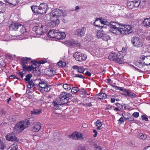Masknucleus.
Returning a JSON list of instances; mask_svg holds the SVG:
<instances>
[{"label":"nucleus","instance_id":"nucleus-33","mask_svg":"<svg viewBox=\"0 0 150 150\" xmlns=\"http://www.w3.org/2000/svg\"><path fill=\"white\" fill-rule=\"evenodd\" d=\"M134 7H138L140 6L141 2L140 0H135L134 1Z\"/></svg>","mask_w":150,"mask_h":150},{"label":"nucleus","instance_id":"nucleus-17","mask_svg":"<svg viewBox=\"0 0 150 150\" xmlns=\"http://www.w3.org/2000/svg\"><path fill=\"white\" fill-rule=\"evenodd\" d=\"M6 139L8 141H15L18 142V140L17 137L15 136L13 133L8 134L6 136Z\"/></svg>","mask_w":150,"mask_h":150},{"label":"nucleus","instance_id":"nucleus-21","mask_svg":"<svg viewBox=\"0 0 150 150\" xmlns=\"http://www.w3.org/2000/svg\"><path fill=\"white\" fill-rule=\"evenodd\" d=\"M33 130L36 132L38 131L41 129V124L39 122H35L33 123Z\"/></svg>","mask_w":150,"mask_h":150},{"label":"nucleus","instance_id":"nucleus-55","mask_svg":"<svg viewBox=\"0 0 150 150\" xmlns=\"http://www.w3.org/2000/svg\"><path fill=\"white\" fill-rule=\"evenodd\" d=\"M134 118L133 117H130L127 118V119L130 122H132L134 121Z\"/></svg>","mask_w":150,"mask_h":150},{"label":"nucleus","instance_id":"nucleus-9","mask_svg":"<svg viewBox=\"0 0 150 150\" xmlns=\"http://www.w3.org/2000/svg\"><path fill=\"white\" fill-rule=\"evenodd\" d=\"M110 31L114 34L118 35V32L120 30V25L115 22L111 21L109 23Z\"/></svg>","mask_w":150,"mask_h":150},{"label":"nucleus","instance_id":"nucleus-49","mask_svg":"<svg viewBox=\"0 0 150 150\" xmlns=\"http://www.w3.org/2000/svg\"><path fill=\"white\" fill-rule=\"evenodd\" d=\"M23 71L22 72L19 71L18 73V74L21 76V77L22 79L23 77L24 74V73H23Z\"/></svg>","mask_w":150,"mask_h":150},{"label":"nucleus","instance_id":"nucleus-1","mask_svg":"<svg viewBox=\"0 0 150 150\" xmlns=\"http://www.w3.org/2000/svg\"><path fill=\"white\" fill-rule=\"evenodd\" d=\"M30 58L24 57L22 60L21 64L22 66L23 70L24 71H32L33 68V66H36L38 64L36 62L30 61Z\"/></svg>","mask_w":150,"mask_h":150},{"label":"nucleus","instance_id":"nucleus-22","mask_svg":"<svg viewBox=\"0 0 150 150\" xmlns=\"http://www.w3.org/2000/svg\"><path fill=\"white\" fill-rule=\"evenodd\" d=\"M57 30H52L49 31L47 34V36H50L51 38H55L56 37V34Z\"/></svg>","mask_w":150,"mask_h":150},{"label":"nucleus","instance_id":"nucleus-18","mask_svg":"<svg viewBox=\"0 0 150 150\" xmlns=\"http://www.w3.org/2000/svg\"><path fill=\"white\" fill-rule=\"evenodd\" d=\"M66 36V34L65 32H61L59 30H57V32L56 34L55 38L58 40H60L64 38Z\"/></svg>","mask_w":150,"mask_h":150},{"label":"nucleus","instance_id":"nucleus-61","mask_svg":"<svg viewBox=\"0 0 150 150\" xmlns=\"http://www.w3.org/2000/svg\"><path fill=\"white\" fill-rule=\"evenodd\" d=\"M115 99L113 98H111L110 99L111 102L112 103L115 102Z\"/></svg>","mask_w":150,"mask_h":150},{"label":"nucleus","instance_id":"nucleus-23","mask_svg":"<svg viewBox=\"0 0 150 150\" xmlns=\"http://www.w3.org/2000/svg\"><path fill=\"white\" fill-rule=\"evenodd\" d=\"M107 97V95L105 93H101L96 94L95 96V98L98 99H104Z\"/></svg>","mask_w":150,"mask_h":150},{"label":"nucleus","instance_id":"nucleus-60","mask_svg":"<svg viewBox=\"0 0 150 150\" xmlns=\"http://www.w3.org/2000/svg\"><path fill=\"white\" fill-rule=\"evenodd\" d=\"M85 74L88 76H91V74L88 71H86L85 73Z\"/></svg>","mask_w":150,"mask_h":150},{"label":"nucleus","instance_id":"nucleus-8","mask_svg":"<svg viewBox=\"0 0 150 150\" xmlns=\"http://www.w3.org/2000/svg\"><path fill=\"white\" fill-rule=\"evenodd\" d=\"M64 16L63 13L62 11L57 9L53 10L50 15V17L52 18L53 20L55 18L56 19H58L59 21L62 19Z\"/></svg>","mask_w":150,"mask_h":150},{"label":"nucleus","instance_id":"nucleus-41","mask_svg":"<svg viewBox=\"0 0 150 150\" xmlns=\"http://www.w3.org/2000/svg\"><path fill=\"white\" fill-rule=\"evenodd\" d=\"M32 76V75L30 74H28L26 76V78L25 79L26 81H30V79Z\"/></svg>","mask_w":150,"mask_h":150},{"label":"nucleus","instance_id":"nucleus-13","mask_svg":"<svg viewBox=\"0 0 150 150\" xmlns=\"http://www.w3.org/2000/svg\"><path fill=\"white\" fill-rule=\"evenodd\" d=\"M39 86L41 88H43L45 91L48 92L49 91L51 88V85H48L47 84V82L44 80H40L38 84Z\"/></svg>","mask_w":150,"mask_h":150},{"label":"nucleus","instance_id":"nucleus-57","mask_svg":"<svg viewBox=\"0 0 150 150\" xmlns=\"http://www.w3.org/2000/svg\"><path fill=\"white\" fill-rule=\"evenodd\" d=\"M143 150H150V146H147L145 147L143 149Z\"/></svg>","mask_w":150,"mask_h":150},{"label":"nucleus","instance_id":"nucleus-27","mask_svg":"<svg viewBox=\"0 0 150 150\" xmlns=\"http://www.w3.org/2000/svg\"><path fill=\"white\" fill-rule=\"evenodd\" d=\"M61 85H62L64 89L67 91H70L71 88V86L70 84L67 83H62Z\"/></svg>","mask_w":150,"mask_h":150},{"label":"nucleus","instance_id":"nucleus-39","mask_svg":"<svg viewBox=\"0 0 150 150\" xmlns=\"http://www.w3.org/2000/svg\"><path fill=\"white\" fill-rule=\"evenodd\" d=\"M102 38L103 40L107 41L108 40L110 39V37L108 35L106 34H104L102 37Z\"/></svg>","mask_w":150,"mask_h":150},{"label":"nucleus","instance_id":"nucleus-15","mask_svg":"<svg viewBox=\"0 0 150 150\" xmlns=\"http://www.w3.org/2000/svg\"><path fill=\"white\" fill-rule=\"evenodd\" d=\"M69 137L70 138L74 140L83 139L82 134L80 133L73 132L71 135H69Z\"/></svg>","mask_w":150,"mask_h":150},{"label":"nucleus","instance_id":"nucleus-42","mask_svg":"<svg viewBox=\"0 0 150 150\" xmlns=\"http://www.w3.org/2000/svg\"><path fill=\"white\" fill-rule=\"evenodd\" d=\"M85 71V69L82 67H79V68L78 70V71L80 73H83Z\"/></svg>","mask_w":150,"mask_h":150},{"label":"nucleus","instance_id":"nucleus-36","mask_svg":"<svg viewBox=\"0 0 150 150\" xmlns=\"http://www.w3.org/2000/svg\"><path fill=\"white\" fill-rule=\"evenodd\" d=\"M41 113V111L38 110H34L31 111V113L32 114L36 115L40 114Z\"/></svg>","mask_w":150,"mask_h":150},{"label":"nucleus","instance_id":"nucleus-6","mask_svg":"<svg viewBox=\"0 0 150 150\" xmlns=\"http://www.w3.org/2000/svg\"><path fill=\"white\" fill-rule=\"evenodd\" d=\"M72 96L69 93H67L65 92H62L60 93L59 97L57 99L59 101V102L62 105L67 103L69 99L71 98Z\"/></svg>","mask_w":150,"mask_h":150},{"label":"nucleus","instance_id":"nucleus-24","mask_svg":"<svg viewBox=\"0 0 150 150\" xmlns=\"http://www.w3.org/2000/svg\"><path fill=\"white\" fill-rule=\"evenodd\" d=\"M59 102V101L57 99L53 102V108L54 109H58L59 108V106L62 105V104Z\"/></svg>","mask_w":150,"mask_h":150},{"label":"nucleus","instance_id":"nucleus-43","mask_svg":"<svg viewBox=\"0 0 150 150\" xmlns=\"http://www.w3.org/2000/svg\"><path fill=\"white\" fill-rule=\"evenodd\" d=\"M4 10V5L2 2L0 1V13L3 12Z\"/></svg>","mask_w":150,"mask_h":150},{"label":"nucleus","instance_id":"nucleus-58","mask_svg":"<svg viewBox=\"0 0 150 150\" xmlns=\"http://www.w3.org/2000/svg\"><path fill=\"white\" fill-rule=\"evenodd\" d=\"M62 61H59L57 63V64L59 66L62 67Z\"/></svg>","mask_w":150,"mask_h":150},{"label":"nucleus","instance_id":"nucleus-63","mask_svg":"<svg viewBox=\"0 0 150 150\" xmlns=\"http://www.w3.org/2000/svg\"><path fill=\"white\" fill-rule=\"evenodd\" d=\"M96 150H102L101 148L99 146H97L96 147Z\"/></svg>","mask_w":150,"mask_h":150},{"label":"nucleus","instance_id":"nucleus-32","mask_svg":"<svg viewBox=\"0 0 150 150\" xmlns=\"http://www.w3.org/2000/svg\"><path fill=\"white\" fill-rule=\"evenodd\" d=\"M18 145L17 143H15L11 145L8 149L9 150H18Z\"/></svg>","mask_w":150,"mask_h":150},{"label":"nucleus","instance_id":"nucleus-48","mask_svg":"<svg viewBox=\"0 0 150 150\" xmlns=\"http://www.w3.org/2000/svg\"><path fill=\"white\" fill-rule=\"evenodd\" d=\"M101 22H100L101 24H104V25H109V23L107 21H103L101 20Z\"/></svg>","mask_w":150,"mask_h":150},{"label":"nucleus","instance_id":"nucleus-2","mask_svg":"<svg viewBox=\"0 0 150 150\" xmlns=\"http://www.w3.org/2000/svg\"><path fill=\"white\" fill-rule=\"evenodd\" d=\"M30 123L28 119H25L16 124L14 127V132L19 133L22 132L25 129L27 128L30 125Z\"/></svg>","mask_w":150,"mask_h":150},{"label":"nucleus","instance_id":"nucleus-47","mask_svg":"<svg viewBox=\"0 0 150 150\" xmlns=\"http://www.w3.org/2000/svg\"><path fill=\"white\" fill-rule=\"evenodd\" d=\"M75 76H74V77H79L81 79L84 78L83 76L79 74H75L74 75Z\"/></svg>","mask_w":150,"mask_h":150},{"label":"nucleus","instance_id":"nucleus-37","mask_svg":"<svg viewBox=\"0 0 150 150\" xmlns=\"http://www.w3.org/2000/svg\"><path fill=\"white\" fill-rule=\"evenodd\" d=\"M104 34L101 31H98L97 33L96 36L98 38H102Z\"/></svg>","mask_w":150,"mask_h":150},{"label":"nucleus","instance_id":"nucleus-34","mask_svg":"<svg viewBox=\"0 0 150 150\" xmlns=\"http://www.w3.org/2000/svg\"><path fill=\"white\" fill-rule=\"evenodd\" d=\"M125 95H127L131 98H134L137 97V95L131 92H127L126 93Z\"/></svg>","mask_w":150,"mask_h":150},{"label":"nucleus","instance_id":"nucleus-40","mask_svg":"<svg viewBox=\"0 0 150 150\" xmlns=\"http://www.w3.org/2000/svg\"><path fill=\"white\" fill-rule=\"evenodd\" d=\"M19 28H21V29L20 30V32L21 33V35L23 34L24 33H25V32H26L25 28L23 26L21 25V26Z\"/></svg>","mask_w":150,"mask_h":150},{"label":"nucleus","instance_id":"nucleus-64","mask_svg":"<svg viewBox=\"0 0 150 150\" xmlns=\"http://www.w3.org/2000/svg\"><path fill=\"white\" fill-rule=\"evenodd\" d=\"M39 62L40 64H44L46 62V61L43 60H42L40 61Z\"/></svg>","mask_w":150,"mask_h":150},{"label":"nucleus","instance_id":"nucleus-25","mask_svg":"<svg viewBox=\"0 0 150 150\" xmlns=\"http://www.w3.org/2000/svg\"><path fill=\"white\" fill-rule=\"evenodd\" d=\"M101 19L100 18L96 19L94 23V25L98 27H100L101 28L104 27V25L102 26V25H100L101 22Z\"/></svg>","mask_w":150,"mask_h":150},{"label":"nucleus","instance_id":"nucleus-26","mask_svg":"<svg viewBox=\"0 0 150 150\" xmlns=\"http://www.w3.org/2000/svg\"><path fill=\"white\" fill-rule=\"evenodd\" d=\"M33 68L32 70L33 71V73L36 76L40 75V72L39 70V68L37 66V67L33 66Z\"/></svg>","mask_w":150,"mask_h":150},{"label":"nucleus","instance_id":"nucleus-44","mask_svg":"<svg viewBox=\"0 0 150 150\" xmlns=\"http://www.w3.org/2000/svg\"><path fill=\"white\" fill-rule=\"evenodd\" d=\"M102 123L101 121L98 120L96 122V125L97 127L102 126Z\"/></svg>","mask_w":150,"mask_h":150},{"label":"nucleus","instance_id":"nucleus-38","mask_svg":"<svg viewBox=\"0 0 150 150\" xmlns=\"http://www.w3.org/2000/svg\"><path fill=\"white\" fill-rule=\"evenodd\" d=\"M79 89L77 87H74L71 88V92L72 93H75L79 90Z\"/></svg>","mask_w":150,"mask_h":150},{"label":"nucleus","instance_id":"nucleus-4","mask_svg":"<svg viewBox=\"0 0 150 150\" xmlns=\"http://www.w3.org/2000/svg\"><path fill=\"white\" fill-rule=\"evenodd\" d=\"M125 54L122 51H119L117 53L114 52L111 53L108 56V59L111 61H114L120 64H122L123 61Z\"/></svg>","mask_w":150,"mask_h":150},{"label":"nucleus","instance_id":"nucleus-7","mask_svg":"<svg viewBox=\"0 0 150 150\" xmlns=\"http://www.w3.org/2000/svg\"><path fill=\"white\" fill-rule=\"evenodd\" d=\"M132 31V30L130 25H124L120 27L117 35L129 34Z\"/></svg>","mask_w":150,"mask_h":150},{"label":"nucleus","instance_id":"nucleus-35","mask_svg":"<svg viewBox=\"0 0 150 150\" xmlns=\"http://www.w3.org/2000/svg\"><path fill=\"white\" fill-rule=\"evenodd\" d=\"M33 81L32 80L28 81L29 83V84L27 86L28 88H30L34 86L35 84L33 83Z\"/></svg>","mask_w":150,"mask_h":150},{"label":"nucleus","instance_id":"nucleus-29","mask_svg":"<svg viewBox=\"0 0 150 150\" xmlns=\"http://www.w3.org/2000/svg\"><path fill=\"white\" fill-rule=\"evenodd\" d=\"M127 7L130 9H132L134 7V3L133 1H129V0H127Z\"/></svg>","mask_w":150,"mask_h":150},{"label":"nucleus","instance_id":"nucleus-53","mask_svg":"<svg viewBox=\"0 0 150 150\" xmlns=\"http://www.w3.org/2000/svg\"><path fill=\"white\" fill-rule=\"evenodd\" d=\"M49 72L51 74V76H53L55 74V72L52 70H50Z\"/></svg>","mask_w":150,"mask_h":150},{"label":"nucleus","instance_id":"nucleus-3","mask_svg":"<svg viewBox=\"0 0 150 150\" xmlns=\"http://www.w3.org/2000/svg\"><path fill=\"white\" fill-rule=\"evenodd\" d=\"M30 123L28 119H25L16 124L14 127V132L19 133L22 132L25 129L27 128L30 125Z\"/></svg>","mask_w":150,"mask_h":150},{"label":"nucleus","instance_id":"nucleus-45","mask_svg":"<svg viewBox=\"0 0 150 150\" xmlns=\"http://www.w3.org/2000/svg\"><path fill=\"white\" fill-rule=\"evenodd\" d=\"M139 138L141 139H145L146 138V136L145 134H140V135Z\"/></svg>","mask_w":150,"mask_h":150},{"label":"nucleus","instance_id":"nucleus-11","mask_svg":"<svg viewBox=\"0 0 150 150\" xmlns=\"http://www.w3.org/2000/svg\"><path fill=\"white\" fill-rule=\"evenodd\" d=\"M46 28L45 26L41 25V27L38 26L33 27V30L35 31L37 35H44L47 31Z\"/></svg>","mask_w":150,"mask_h":150},{"label":"nucleus","instance_id":"nucleus-16","mask_svg":"<svg viewBox=\"0 0 150 150\" xmlns=\"http://www.w3.org/2000/svg\"><path fill=\"white\" fill-rule=\"evenodd\" d=\"M140 59L143 61L144 64L146 65H150V56H145L143 55L141 56Z\"/></svg>","mask_w":150,"mask_h":150},{"label":"nucleus","instance_id":"nucleus-46","mask_svg":"<svg viewBox=\"0 0 150 150\" xmlns=\"http://www.w3.org/2000/svg\"><path fill=\"white\" fill-rule=\"evenodd\" d=\"M4 148V143L0 139V150H3Z\"/></svg>","mask_w":150,"mask_h":150},{"label":"nucleus","instance_id":"nucleus-54","mask_svg":"<svg viewBox=\"0 0 150 150\" xmlns=\"http://www.w3.org/2000/svg\"><path fill=\"white\" fill-rule=\"evenodd\" d=\"M118 121L121 123L123 122L124 121V120L123 117H121L118 120Z\"/></svg>","mask_w":150,"mask_h":150},{"label":"nucleus","instance_id":"nucleus-20","mask_svg":"<svg viewBox=\"0 0 150 150\" xmlns=\"http://www.w3.org/2000/svg\"><path fill=\"white\" fill-rule=\"evenodd\" d=\"M21 26V25L18 23H12L9 26L10 29L16 30L20 27Z\"/></svg>","mask_w":150,"mask_h":150},{"label":"nucleus","instance_id":"nucleus-51","mask_svg":"<svg viewBox=\"0 0 150 150\" xmlns=\"http://www.w3.org/2000/svg\"><path fill=\"white\" fill-rule=\"evenodd\" d=\"M142 118L143 120H145V121L148 120V118L146 116V115H143L142 116Z\"/></svg>","mask_w":150,"mask_h":150},{"label":"nucleus","instance_id":"nucleus-31","mask_svg":"<svg viewBox=\"0 0 150 150\" xmlns=\"http://www.w3.org/2000/svg\"><path fill=\"white\" fill-rule=\"evenodd\" d=\"M69 43L71 45H72L74 47H77L79 45V44L77 41L73 40L70 41Z\"/></svg>","mask_w":150,"mask_h":150},{"label":"nucleus","instance_id":"nucleus-30","mask_svg":"<svg viewBox=\"0 0 150 150\" xmlns=\"http://www.w3.org/2000/svg\"><path fill=\"white\" fill-rule=\"evenodd\" d=\"M143 24L147 28L150 27V19H145L144 21Z\"/></svg>","mask_w":150,"mask_h":150},{"label":"nucleus","instance_id":"nucleus-12","mask_svg":"<svg viewBox=\"0 0 150 150\" xmlns=\"http://www.w3.org/2000/svg\"><path fill=\"white\" fill-rule=\"evenodd\" d=\"M73 56L76 61L79 62L84 61L86 58V55L83 54L81 53L78 52H75L73 54Z\"/></svg>","mask_w":150,"mask_h":150},{"label":"nucleus","instance_id":"nucleus-28","mask_svg":"<svg viewBox=\"0 0 150 150\" xmlns=\"http://www.w3.org/2000/svg\"><path fill=\"white\" fill-rule=\"evenodd\" d=\"M6 2L13 5H16L19 2V0H6Z\"/></svg>","mask_w":150,"mask_h":150},{"label":"nucleus","instance_id":"nucleus-52","mask_svg":"<svg viewBox=\"0 0 150 150\" xmlns=\"http://www.w3.org/2000/svg\"><path fill=\"white\" fill-rule=\"evenodd\" d=\"M93 132L94 133H95V134L93 135V136L94 137H96L97 136V131L96 129H93Z\"/></svg>","mask_w":150,"mask_h":150},{"label":"nucleus","instance_id":"nucleus-59","mask_svg":"<svg viewBox=\"0 0 150 150\" xmlns=\"http://www.w3.org/2000/svg\"><path fill=\"white\" fill-rule=\"evenodd\" d=\"M79 67L77 66V65H75L73 67V69H78V68H79Z\"/></svg>","mask_w":150,"mask_h":150},{"label":"nucleus","instance_id":"nucleus-19","mask_svg":"<svg viewBox=\"0 0 150 150\" xmlns=\"http://www.w3.org/2000/svg\"><path fill=\"white\" fill-rule=\"evenodd\" d=\"M50 19L51 21L49 23V24L50 26L51 27H54L58 25L60 23L58 19H56L54 18V20H53L52 18L50 17Z\"/></svg>","mask_w":150,"mask_h":150},{"label":"nucleus","instance_id":"nucleus-56","mask_svg":"<svg viewBox=\"0 0 150 150\" xmlns=\"http://www.w3.org/2000/svg\"><path fill=\"white\" fill-rule=\"evenodd\" d=\"M5 69V66H4L2 67H0V71H3Z\"/></svg>","mask_w":150,"mask_h":150},{"label":"nucleus","instance_id":"nucleus-62","mask_svg":"<svg viewBox=\"0 0 150 150\" xmlns=\"http://www.w3.org/2000/svg\"><path fill=\"white\" fill-rule=\"evenodd\" d=\"M62 67H64L66 66V63L65 62H62Z\"/></svg>","mask_w":150,"mask_h":150},{"label":"nucleus","instance_id":"nucleus-10","mask_svg":"<svg viewBox=\"0 0 150 150\" xmlns=\"http://www.w3.org/2000/svg\"><path fill=\"white\" fill-rule=\"evenodd\" d=\"M131 42L134 46L136 47H140L143 45L142 40L138 37H133L131 40Z\"/></svg>","mask_w":150,"mask_h":150},{"label":"nucleus","instance_id":"nucleus-50","mask_svg":"<svg viewBox=\"0 0 150 150\" xmlns=\"http://www.w3.org/2000/svg\"><path fill=\"white\" fill-rule=\"evenodd\" d=\"M132 115L135 117H137L139 116V113L138 112H135Z\"/></svg>","mask_w":150,"mask_h":150},{"label":"nucleus","instance_id":"nucleus-5","mask_svg":"<svg viewBox=\"0 0 150 150\" xmlns=\"http://www.w3.org/2000/svg\"><path fill=\"white\" fill-rule=\"evenodd\" d=\"M46 4H41L39 6H33L31 7L32 11L38 14H44L46 13L48 9Z\"/></svg>","mask_w":150,"mask_h":150},{"label":"nucleus","instance_id":"nucleus-14","mask_svg":"<svg viewBox=\"0 0 150 150\" xmlns=\"http://www.w3.org/2000/svg\"><path fill=\"white\" fill-rule=\"evenodd\" d=\"M86 31V28L84 27H82L76 29L74 31V33L79 37H83L85 35Z\"/></svg>","mask_w":150,"mask_h":150}]
</instances>
